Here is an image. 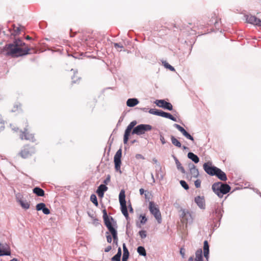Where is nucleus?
<instances>
[{
    "label": "nucleus",
    "mask_w": 261,
    "mask_h": 261,
    "mask_svg": "<svg viewBox=\"0 0 261 261\" xmlns=\"http://www.w3.org/2000/svg\"><path fill=\"white\" fill-rule=\"evenodd\" d=\"M203 167L205 172L211 176L215 175L218 169V168L213 166L211 162L204 163L203 165Z\"/></svg>",
    "instance_id": "8"
},
{
    "label": "nucleus",
    "mask_w": 261,
    "mask_h": 261,
    "mask_svg": "<svg viewBox=\"0 0 261 261\" xmlns=\"http://www.w3.org/2000/svg\"><path fill=\"white\" fill-rule=\"evenodd\" d=\"M139 192H140V194L141 195H143L144 193V190L143 189L141 188L140 189Z\"/></svg>",
    "instance_id": "56"
},
{
    "label": "nucleus",
    "mask_w": 261,
    "mask_h": 261,
    "mask_svg": "<svg viewBox=\"0 0 261 261\" xmlns=\"http://www.w3.org/2000/svg\"><path fill=\"white\" fill-rule=\"evenodd\" d=\"M110 231L109 232H106V238L107 242L109 243H111L112 241V238L110 234Z\"/></svg>",
    "instance_id": "42"
},
{
    "label": "nucleus",
    "mask_w": 261,
    "mask_h": 261,
    "mask_svg": "<svg viewBox=\"0 0 261 261\" xmlns=\"http://www.w3.org/2000/svg\"><path fill=\"white\" fill-rule=\"evenodd\" d=\"M136 124L137 122L136 121H133L129 123V124L127 126V127L129 128L132 130V129L136 125Z\"/></svg>",
    "instance_id": "44"
},
{
    "label": "nucleus",
    "mask_w": 261,
    "mask_h": 261,
    "mask_svg": "<svg viewBox=\"0 0 261 261\" xmlns=\"http://www.w3.org/2000/svg\"><path fill=\"white\" fill-rule=\"evenodd\" d=\"M17 200L22 208L25 210L29 209L30 208V202H28L27 200H23L18 196L17 197Z\"/></svg>",
    "instance_id": "19"
},
{
    "label": "nucleus",
    "mask_w": 261,
    "mask_h": 261,
    "mask_svg": "<svg viewBox=\"0 0 261 261\" xmlns=\"http://www.w3.org/2000/svg\"><path fill=\"white\" fill-rule=\"evenodd\" d=\"M42 212L44 214L48 215L50 214V211L48 208H46L45 206L42 210Z\"/></svg>",
    "instance_id": "49"
},
{
    "label": "nucleus",
    "mask_w": 261,
    "mask_h": 261,
    "mask_svg": "<svg viewBox=\"0 0 261 261\" xmlns=\"http://www.w3.org/2000/svg\"><path fill=\"white\" fill-rule=\"evenodd\" d=\"M160 140L162 142L163 144H164L166 143L165 139L163 136H160Z\"/></svg>",
    "instance_id": "54"
},
{
    "label": "nucleus",
    "mask_w": 261,
    "mask_h": 261,
    "mask_svg": "<svg viewBox=\"0 0 261 261\" xmlns=\"http://www.w3.org/2000/svg\"><path fill=\"white\" fill-rule=\"evenodd\" d=\"M137 251L138 253L142 256H145L146 255V250L144 247L142 246H139L137 248Z\"/></svg>",
    "instance_id": "33"
},
{
    "label": "nucleus",
    "mask_w": 261,
    "mask_h": 261,
    "mask_svg": "<svg viewBox=\"0 0 261 261\" xmlns=\"http://www.w3.org/2000/svg\"><path fill=\"white\" fill-rule=\"evenodd\" d=\"M132 132V129L129 128L127 127L126 129L125 130L124 135V138H123V142L124 144H127L129 136L130 135V134Z\"/></svg>",
    "instance_id": "26"
},
{
    "label": "nucleus",
    "mask_w": 261,
    "mask_h": 261,
    "mask_svg": "<svg viewBox=\"0 0 261 261\" xmlns=\"http://www.w3.org/2000/svg\"><path fill=\"white\" fill-rule=\"evenodd\" d=\"M185 137H186L187 139H189L192 141H194L193 137L189 134L188 132H187L184 135Z\"/></svg>",
    "instance_id": "48"
},
{
    "label": "nucleus",
    "mask_w": 261,
    "mask_h": 261,
    "mask_svg": "<svg viewBox=\"0 0 261 261\" xmlns=\"http://www.w3.org/2000/svg\"><path fill=\"white\" fill-rule=\"evenodd\" d=\"M139 234L141 238H145L146 237V231L141 230L139 231Z\"/></svg>",
    "instance_id": "46"
},
{
    "label": "nucleus",
    "mask_w": 261,
    "mask_h": 261,
    "mask_svg": "<svg viewBox=\"0 0 261 261\" xmlns=\"http://www.w3.org/2000/svg\"><path fill=\"white\" fill-rule=\"evenodd\" d=\"M230 189L231 188L228 185L221 182H215L212 185L213 191L220 198L228 193Z\"/></svg>",
    "instance_id": "2"
},
{
    "label": "nucleus",
    "mask_w": 261,
    "mask_h": 261,
    "mask_svg": "<svg viewBox=\"0 0 261 261\" xmlns=\"http://www.w3.org/2000/svg\"><path fill=\"white\" fill-rule=\"evenodd\" d=\"M180 184L181 186L185 189V190H188L189 189L188 185L187 184V182L185 180H180Z\"/></svg>",
    "instance_id": "41"
},
{
    "label": "nucleus",
    "mask_w": 261,
    "mask_h": 261,
    "mask_svg": "<svg viewBox=\"0 0 261 261\" xmlns=\"http://www.w3.org/2000/svg\"><path fill=\"white\" fill-rule=\"evenodd\" d=\"M112 249V247L111 246H108L105 249V251L106 252H109Z\"/></svg>",
    "instance_id": "53"
},
{
    "label": "nucleus",
    "mask_w": 261,
    "mask_h": 261,
    "mask_svg": "<svg viewBox=\"0 0 261 261\" xmlns=\"http://www.w3.org/2000/svg\"><path fill=\"white\" fill-rule=\"evenodd\" d=\"M110 181V176L108 175L107 178L104 180V183L105 184H108L109 182Z\"/></svg>",
    "instance_id": "52"
},
{
    "label": "nucleus",
    "mask_w": 261,
    "mask_h": 261,
    "mask_svg": "<svg viewBox=\"0 0 261 261\" xmlns=\"http://www.w3.org/2000/svg\"><path fill=\"white\" fill-rule=\"evenodd\" d=\"M20 138L21 140H29L32 142H35L36 139L34 135L30 133L28 128H25L23 132L20 134Z\"/></svg>",
    "instance_id": "9"
},
{
    "label": "nucleus",
    "mask_w": 261,
    "mask_h": 261,
    "mask_svg": "<svg viewBox=\"0 0 261 261\" xmlns=\"http://www.w3.org/2000/svg\"><path fill=\"white\" fill-rule=\"evenodd\" d=\"M180 254H181L182 258L185 257V250L184 248H181L180 250Z\"/></svg>",
    "instance_id": "50"
},
{
    "label": "nucleus",
    "mask_w": 261,
    "mask_h": 261,
    "mask_svg": "<svg viewBox=\"0 0 261 261\" xmlns=\"http://www.w3.org/2000/svg\"><path fill=\"white\" fill-rule=\"evenodd\" d=\"M171 140L172 143L174 145H175V146L179 147V148L181 147V144L180 142L177 139H176L174 136H171Z\"/></svg>",
    "instance_id": "31"
},
{
    "label": "nucleus",
    "mask_w": 261,
    "mask_h": 261,
    "mask_svg": "<svg viewBox=\"0 0 261 261\" xmlns=\"http://www.w3.org/2000/svg\"><path fill=\"white\" fill-rule=\"evenodd\" d=\"M188 157L192 160L195 163H197L199 161V159L198 156L192 152H189Z\"/></svg>",
    "instance_id": "28"
},
{
    "label": "nucleus",
    "mask_w": 261,
    "mask_h": 261,
    "mask_svg": "<svg viewBox=\"0 0 261 261\" xmlns=\"http://www.w3.org/2000/svg\"><path fill=\"white\" fill-rule=\"evenodd\" d=\"M114 46L118 51H121L122 50V49L123 48V46L121 44L118 43H114Z\"/></svg>",
    "instance_id": "39"
},
{
    "label": "nucleus",
    "mask_w": 261,
    "mask_h": 261,
    "mask_svg": "<svg viewBox=\"0 0 261 261\" xmlns=\"http://www.w3.org/2000/svg\"><path fill=\"white\" fill-rule=\"evenodd\" d=\"M33 191L38 196H43L45 194L44 190L39 187H35L33 189Z\"/></svg>",
    "instance_id": "27"
},
{
    "label": "nucleus",
    "mask_w": 261,
    "mask_h": 261,
    "mask_svg": "<svg viewBox=\"0 0 261 261\" xmlns=\"http://www.w3.org/2000/svg\"><path fill=\"white\" fill-rule=\"evenodd\" d=\"M195 186L196 188H200L201 186V180L200 179H197L195 181Z\"/></svg>",
    "instance_id": "47"
},
{
    "label": "nucleus",
    "mask_w": 261,
    "mask_h": 261,
    "mask_svg": "<svg viewBox=\"0 0 261 261\" xmlns=\"http://www.w3.org/2000/svg\"><path fill=\"white\" fill-rule=\"evenodd\" d=\"M215 176L222 181H226L227 179L226 174L219 168L217 170Z\"/></svg>",
    "instance_id": "20"
},
{
    "label": "nucleus",
    "mask_w": 261,
    "mask_h": 261,
    "mask_svg": "<svg viewBox=\"0 0 261 261\" xmlns=\"http://www.w3.org/2000/svg\"><path fill=\"white\" fill-rule=\"evenodd\" d=\"M129 212L133 213V208L132 207L131 205H129Z\"/></svg>",
    "instance_id": "57"
},
{
    "label": "nucleus",
    "mask_w": 261,
    "mask_h": 261,
    "mask_svg": "<svg viewBox=\"0 0 261 261\" xmlns=\"http://www.w3.org/2000/svg\"><path fill=\"white\" fill-rule=\"evenodd\" d=\"M135 157H136V158L137 159H138V160H139V159H142V160H144V159H145V158H144V157L142 154H137L136 155V156H135Z\"/></svg>",
    "instance_id": "51"
},
{
    "label": "nucleus",
    "mask_w": 261,
    "mask_h": 261,
    "mask_svg": "<svg viewBox=\"0 0 261 261\" xmlns=\"http://www.w3.org/2000/svg\"><path fill=\"white\" fill-rule=\"evenodd\" d=\"M0 124H1V128H0V132L2 130H3L4 129V121H1L0 122Z\"/></svg>",
    "instance_id": "55"
},
{
    "label": "nucleus",
    "mask_w": 261,
    "mask_h": 261,
    "mask_svg": "<svg viewBox=\"0 0 261 261\" xmlns=\"http://www.w3.org/2000/svg\"><path fill=\"white\" fill-rule=\"evenodd\" d=\"M149 209L150 213L154 216L159 223L162 221V216L159 208L155 205L153 201L149 202Z\"/></svg>",
    "instance_id": "4"
},
{
    "label": "nucleus",
    "mask_w": 261,
    "mask_h": 261,
    "mask_svg": "<svg viewBox=\"0 0 261 261\" xmlns=\"http://www.w3.org/2000/svg\"><path fill=\"white\" fill-rule=\"evenodd\" d=\"M140 222L142 224H145L147 219L145 216H140Z\"/></svg>",
    "instance_id": "45"
},
{
    "label": "nucleus",
    "mask_w": 261,
    "mask_h": 261,
    "mask_svg": "<svg viewBox=\"0 0 261 261\" xmlns=\"http://www.w3.org/2000/svg\"><path fill=\"white\" fill-rule=\"evenodd\" d=\"M174 127H176L179 131H180L183 135H184L187 132L180 125L174 124Z\"/></svg>",
    "instance_id": "35"
},
{
    "label": "nucleus",
    "mask_w": 261,
    "mask_h": 261,
    "mask_svg": "<svg viewBox=\"0 0 261 261\" xmlns=\"http://www.w3.org/2000/svg\"><path fill=\"white\" fill-rule=\"evenodd\" d=\"M45 204L44 203H40L37 204L36 208L37 211H40L43 210L45 207Z\"/></svg>",
    "instance_id": "40"
},
{
    "label": "nucleus",
    "mask_w": 261,
    "mask_h": 261,
    "mask_svg": "<svg viewBox=\"0 0 261 261\" xmlns=\"http://www.w3.org/2000/svg\"><path fill=\"white\" fill-rule=\"evenodd\" d=\"M174 127H176L179 131H180L183 135H184L187 132L180 125L174 124Z\"/></svg>",
    "instance_id": "36"
},
{
    "label": "nucleus",
    "mask_w": 261,
    "mask_h": 261,
    "mask_svg": "<svg viewBox=\"0 0 261 261\" xmlns=\"http://www.w3.org/2000/svg\"><path fill=\"white\" fill-rule=\"evenodd\" d=\"M121 256V249L119 247L118 249L117 253L112 258V261H120V257Z\"/></svg>",
    "instance_id": "30"
},
{
    "label": "nucleus",
    "mask_w": 261,
    "mask_h": 261,
    "mask_svg": "<svg viewBox=\"0 0 261 261\" xmlns=\"http://www.w3.org/2000/svg\"><path fill=\"white\" fill-rule=\"evenodd\" d=\"M164 66H165V67H166L167 68L170 69L171 71H174V67H172L170 64H169L168 63L165 62L164 63Z\"/></svg>",
    "instance_id": "43"
},
{
    "label": "nucleus",
    "mask_w": 261,
    "mask_h": 261,
    "mask_svg": "<svg viewBox=\"0 0 261 261\" xmlns=\"http://www.w3.org/2000/svg\"><path fill=\"white\" fill-rule=\"evenodd\" d=\"M10 261H17V259L16 258H13V259H11Z\"/></svg>",
    "instance_id": "59"
},
{
    "label": "nucleus",
    "mask_w": 261,
    "mask_h": 261,
    "mask_svg": "<svg viewBox=\"0 0 261 261\" xmlns=\"http://www.w3.org/2000/svg\"><path fill=\"white\" fill-rule=\"evenodd\" d=\"M35 152V149L33 147L26 145L19 152V155L23 159H28Z\"/></svg>",
    "instance_id": "5"
},
{
    "label": "nucleus",
    "mask_w": 261,
    "mask_h": 261,
    "mask_svg": "<svg viewBox=\"0 0 261 261\" xmlns=\"http://www.w3.org/2000/svg\"><path fill=\"white\" fill-rule=\"evenodd\" d=\"M155 103L159 107L167 109L168 110H172L173 107L171 103L167 102L164 100H156Z\"/></svg>",
    "instance_id": "11"
},
{
    "label": "nucleus",
    "mask_w": 261,
    "mask_h": 261,
    "mask_svg": "<svg viewBox=\"0 0 261 261\" xmlns=\"http://www.w3.org/2000/svg\"><path fill=\"white\" fill-rule=\"evenodd\" d=\"M181 218L183 221H186V222H187L188 221L192 219L191 213L189 211L185 210L182 211Z\"/></svg>",
    "instance_id": "17"
},
{
    "label": "nucleus",
    "mask_w": 261,
    "mask_h": 261,
    "mask_svg": "<svg viewBox=\"0 0 261 261\" xmlns=\"http://www.w3.org/2000/svg\"><path fill=\"white\" fill-rule=\"evenodd\" d=\"M26 39H28V40H30L31 39V37H30L29 36H27L26 37Z\"/></svg>",
    "instance_id": "58"
},
{
    "label": "nucleus",
    "mask_w": 261,
    "mask_h": 261,
    "mask_svg": "<svg viewBox=\"0 0 261 261\" xmlns=\"http://www.w3.org/2000/svg\"><path fill=\"white\" fill-rule=\"evenodd\" d=\"M246 21L254 25L261 27V19L254 15H248L246 16Z\"/></svg>",
    "instance_id": "10"
},
{
    "label": "nucleus",
    "mask_w": 261,
    "mask_h": 261,
    "mask_svg": "<svg viewBox=\"0 0 261 261\" xmlns=\"http://www.w3.org/2000/svg\"><path fill=\"white\" fill-rule=\"evenodd\" d=\"M204 256L207 259L209 254V245L207 241H204L203 245Z\"/></svg>",
    "instance_id": "23"
},
{
    "label": "nucleus",
    "mask_w": 261,
    "mask_h": 261,
    "mask_svg": "<svg viewBox=\"0 0 261 261\" xmlns=\"http://www.w3.org/2000/svg\"><path fill=\"white\" fill-rule=\"evenodd\" d=\"M152 128L151 125L148 124H140L134 128L132 132L133 134L142 135L146 131L150 130Z\"/></svg>",
    "instance_id": "6"
},
{
    "label": "nucleus",
    "mask_w": 261,
    "mask_h": 261,
    "mask_svg": "<svg viewBox=\"0 0 261 261\" xmlns=\"http://www.w3.org/2000/svg\"><path fill=\"white\" fill-rule=\"evenodd\" d=\"M139 103V100L137 98H129L126 101V105L129 107H133Z\"/></svg>",
    "instance_id": "22"
},
{
    "label": "nucleus",
    "mask_w": 261,
    "mask_h": 261,
    "mask_svg": "<svg viewBox=\"0 0 261 261\" xmlns=\"http://www.w3.org/2000/svg\"><path fill=\"white\" fill-rule=\"evenodd\" d=\"M102 213H103V218L105 224L106 226H107V227H110V226H112V224L111 222L110 221V220L107 215L106 210H103L102 211Z\"/></svg>",
    "instance_id": "21"
},
{
    "label": "nucleus",
    "mask_w": 261,
    "mask_h": 261,
    "mask_svg": "<svg viewBox=\"0 0 261 261\" xmlns=\"http://www.w3.org/2000/svg\"><path fill=\"white\" fill-rule=\"evenodd\" d=\"M175 163L177 166V168L178 170H180V171L182 173H185V170L184 167L182 166L181 164L179 162V161L177 160V158H175Z\"/></svg>",
    "instance_id": "32"
},
{
    "label": "nucleus",
    "mask_w": 261,
    "mask_h": 261,
    "mask_svg": "<svg viewBox=\"0 0 261 261\" xmlns=\"http://www.w3.org/2000/svg\"><path fill=\"white\" fill-rule=\"evenodd\" d=\"M90 200L96 206L98 205L97 197L95 194H92L90 196Z\"/></svg>",
    "instance_id": "34"
},
{
    "label": "nucleus",
    "mask_w": 261,
    "mask_h": 261,
    "mask_svg": "<svg viewBox=\"0 0 261 261\" xmlns=\"http://www.w3.org/2000/svg\"><path fill=\"white\" fill-rule=\"evenodd\" d=\"M149 112L151 114L161 116V113H162V111H159L155 109H151L149 111Z\"/></svg>",
    "instance_id": "37"
},
{
    "label": "nucleus",
    "mask_w": 261,
    "mask_h": 261,
    "mask_svg": "<svg viewBox=\"0 0 261 261\" xmlns=\"http://www.w3.org/2000/svg\"><path fill=\"white\" fill-rule=\"evenodd\" d=\"M210 20L208 21V24H211L214 23L216 24L218 22V15L216 13H211L208 16Z\"/></svg>",
    "instance_id": "15"
},
{
    "label": "nucleus",
    "mask_w": 261,
    "mask_h": 261,
    "mask_svg": "<svg viewBox=\"0 0 261 261\" xmlns=\"http://www.w3.org/2000/svg\"><path fill=\"white\" fill-rule=\"evenodd\" d=\"M121 155H122V151H121V149H119L116 152V153L114 156V159L115 170L119 172L120 173H121V171L120 169V167H121Z\"/></svg>",
    "instance_id": "7"
},
{
    "label": "nucleus",
    "mask_w": 261,
    "mask_h": 261,
    "mask_svg": "<svg viewBox=\"0 0 261 261\" xmlns=\"http://www.w3.org/2000/svg\"><path fill=\"white\" fill-rule=\"evenodd\" d=\"M195 202L201 208L205 206V200L203 197L197 196L195 198Z\"/></svg>",
    "instance_id": "18"
},
{
    "label": "nucleus",
    "mask_w": 261,
    "mask_h": 261,
    "mask_svg": "<svg viewBox=\"0 0 261 261\" xmlns=\"http://www.w3.org/2000/svg\"><path fill=\"white\" fill-rule=\"evenodd\" d=\"M125 198V192L124 190H121L119 195V200L121 206V211L123 215L126 218V219H127L128 218V214L127 212Z\"/></svg>",
    "instance_id": "3"
},
{
    "label": "nucleus",
    "mask_w": 261,
    "mask_h": 261,
    "mask_svg": "<svg viewBox=\"0 0 261 261\" xmlns=\"http://www.w3.org/2000/svg\"><path fill=\"white\" fill-rule=\"evenodd\" d=\"M110 233L112 234L113 239V243L115 244L116 246H118V238L117 236V232L116 229L113 227V226H110V227H107Z\"/></svg>",
    "instance_id": "12"
},
{
    "label": "nucleus",
    "mask_w": 261,
    "mask_h": 261,
    "mask_svg": "<svg viewBox=\"0 0 261 261\" xmlns=\"http://www.w3.org/2000/svg\"><path fill=\"white\" fill-rule=\"evenodd\" d=\"M190 168V174L191 175V178L193 177H197L199 175L198 170L196 168L195 166L193 164L189 165Z\"/></svg>",
    "instance_id": "14"
},
{
    "label": "nucleus",
    "mask_w": 261,
    "mask_h": 261,
    "mask_svg": "<svg viewBox=\"0 0 261 261\" xmlns=\"http://www.w3.org/2000/svg\"><path fill=\"white\" fill-rule=\"evenodd\" d=\"M123 254L122 256V261H127V259L129 257V251L127 249V248L126 247V245L125 244H123Z\"/></svg>",
    "instance_id": "25"
},
{
    "label": "nucleus",
    "mask_w": 261,
    "mask_h": 261,
    "mask_svg": "<svg viewBox=\"0 0 261 261\" xmlns=\"http://www.w3.org/2000/svg\"><path fill=\"white\" fill-rule=\"evenodd\" d=\"M161 116L170 119L174 121H176V118L174 117L171 114L165 112L163 111H162V113H161Z\"/></svg>",
    "instance_id": "29"
},
{
    "label": "nucleus",
    "mask_w": 261,
    "mask_h": 261,
    "mask_svg": "<svg viewBox=\"0 0 261 261\" xmlns=\"http://www.w3.org/2000/svg\"><path fill=\"white\" fill-rule=\"evenodd\" d=\"M11 254V251L10 248L8 246L4 247L3 246V248H0V256L2 255H10Z\"/></svg>",
    "instance_id": "24"
},
{
    "label": "nucleus",
    "mask_w": 261,
    "mask_h": 261,
    "mask_svg": "<svg viewBox=\"0 0 261 261\" xmlns=\"http://www.w3.org/2000/svg\"><path fill=\"white\" fill-rule=\"evenodd\" d=\"M195 256L194 259L193 257H190L189 259V261H203L201 249H199L196 251Z\"/></svg>",
    "instance_id": "13"
},
{
    "label": "nucleus",
    "mask_w": 261,
    "mask_h": 261,
    "mask_svg": "<svg viewBox=\"0 0 261 261\" xmlns=\"http://www.w3.org/2000/svg\"><path fill=\"white\" fill-rule=\"evenodd\" d=\"M108 190V187L105 185H100L97 189L96 193L100 197H102L104 192Z\"/></svg>",
    "instance_id": "16"
},
{
    "label": "nucleus",
    "mask_w": 261,
    "mask_h": 261,
    "mask_svg": "<svg viewBox=\"0 0 261 261\" xmlns=\"http://www.w3.org/2000/svg\"><path fill=\"white\" fill-rule=\"evenodd\" d=\"M6 54L12 57H18L30 54L31 48L19 39H15L12 44L5 46Z\"/></svg>",
    "instance_id": "1"
},
{
    "label": "nucleus",
    "mask_w": 261,
    "mask_h": 261,
    "mask_svg": "<svg viewBox=\"0 0 261 261\" xmlns=\"http://www.w3.org/2000/svg\"><path fill=\"white\" fill-rule=\"evenodd\" d=\"M22 29L21 27H16L15 25H13V31L15 33V35L19 34Z\"/></svg>",
    "instance_id": "38"
}]
</instances>
